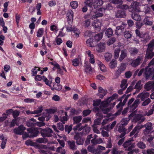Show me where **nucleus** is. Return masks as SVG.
I'll return each mask as SVG.
<instances>
[{
	"instance_id": "1",
	"label": "nucleus",
	"mask_w": 154,
	"mask_h": 154,
	"mask_svg": "<svg viewBox=\"0 0 154 154\" xmlns=\"http://www.w3.org/2000/svg\"><path fill=\"white\" fill-rule=\"evenodd\" d=\"M27 131L30 134H29L26 132H24L23 131V134H22L23 135L22 137L23 139H25L28 137L30 138L36 137L38 135L39 133V131L36 128L32 129L31 128H29L27 129Z\"/></svg>"
},
{
	"instance_id": "2",
	"label": "nucleus",
	"mask_w": 154,
	"mask_h": 154,
	"mask_svg": "<svg viewBox=\"0 0 154 154\" xmlns=\"http://www.w3.org/2000/svg\"><path fill=\"white\" fill-rule=\"evenodd\" d=\"M134 100V98H132L128 102V107L131 111H134L136 108L137 107L140 103L139 99H137L132 104Z\"/></svg>"
},
{
	"instance_id": "3",
	"label": "nucleus",
	"mask_w": 154,
	"mask_h": 154,
	"mask_svg": "<svg viewBox=\"0 0 154 154\" xmlns=\"http://www.w3.org/2000/svg\"><path fill=\"white\" fill-rule=\"evenodd\" d=\"M53 130L49 128H47L41 131V134L43 137H51L52 136Z\"/></svg>"
},
{
	"instance_id": "4",
	"label": "nucleus",
	"mask_w": 154,
	"mask_h": 154,
	"mask_svg": "<svg viewBox=\"0 0 154 154\" xmlns=\"http://www.w3.org/2000/svg\"><path fill=\"white\" fill-rule=\"evenodd\" d=\"M143 56H138L137 58L133 60L131 63V65L134 67H136L139 65L143 61Z\"/></svg>"
},
{
	"instance_id": "5",
	"label": "nucleus",
	"mask_w": 154,
	"mask_h": 154,
	"mask_svg": "<svg viewBox=\"0 0 154 154\" xmlns=\"http://www.w3.org/2000/svg\"><path fill=\"white\" fill-rule=\"evenodd\" d=\"M94 33L91 32H89L87 36L90 37L91 36V37L87 40V42L88 43L89 46L90 47H93L95 46L97 42L95 40L94 38L93 37V35H94Z\"/></svg>"
},
{
	"instance_id": "6",
	"label": "nucleus",
	"mask_w": 154,
	"mask_h": 154,
	"mask_svg": "<svg viewBox=\"0 0 154 154\" xmlns=\"http://www.w3.org/2000/svg\"><path fill=\"white\" fill-rule=\"evenodd\" d=\"M124 148H126L125 150H130L134 147V143H132L131 140L125 141L123 144Z\"/></svg>"
},
{
	"instance_id": "7",
	"label": "nucleus",
	"mask_w": 154,
	"mask_h": 154,
	"mask_svg": "<svg viewBox=\"0 0 154 154\" xmlns=\"http://www.w3.org/2000/svg\"><path fill=\"white\" fill-rule=\"evenodd\" d=\"M115 16L118 18H125L126 16V12L123 10H118L115 13Z\"/></svg>"
},
{
	"instance_id": "8",
	"label": "nucleus",
	"mask_w": 154,
	"mask_h": 154,
	"mask_svg": "<svg viewBox=\"0 0 154 154\" xmlns=\"http://www.w3.org/2000/svg\"><path fill=\"white\" fill-rule=\"evenodd\" d=\"M145 129L143 131V133L144 135L149 134L152 129V124L150 122H148L145 125Z\"/></svg>"
},
{
	"instance_id": "9",
	"label": "nucleus",
	"mask_w": 154,
	"mask_h": 154,
	"mask_svg": "<svg viewBox=\"0 0 154 154\" xmlns=\"http://www.w3.org/2000/svg\"><path fill=\"white\" fill-rule=\"evenodd\" d=\"M26 129V128L23 125H20L17 128L14 129V132L16 134L20 135L23 134V131L25 130Z\"/></svg>"
},
{
	"instance_id": "10",
	"label": "nucleus",
	"mask_w": 154,
	"mask_h": 154,
	"mask_svg": "<svg viewBox=\"0 0 154 154\" xmlns=\"http://www.w3.org/2000/svg\"><path fill=\"white\" fill-rule=\"evenodd\" d=\"M149 66L146 67L144 69V75L146 79H149V76L153 73V69L152 68H149Z\"/></svg>"
},
{
	"instance_id": "11",
	"label": "nucleus",
	"mask_w": 154,
	"mask_h": 154,
	"mask_svg": "<svg viewBox=\"0 0 154 154\" xmlns=\"http://www.w3.org/2000/svg\"><path fill=\"white\" fill-rule=\"evenodd\" d=\"M144 88L147 91L150 90L154 91V81L147 82L144 85Z\"/></svg>"
},
{
	"instance_id": "12",
	"label": "nucleus",
	"mask_w": 154,
	"mask_h": 154,
	"mask_svg": "<svg viewBox=\"0 0 154 154\" xmlns=\"http://www.w3.org/2000/svg\"><path fill=\"white\" fill-rule=\"evenodd\" d=\"M106 44L104 42H100L97 45L96 50L99 53L103 52L105 49Z\"/></svg>"
},
{
	"instance_id": "13",
	"label": "nucleus",
	"mask_w": 154,
	"mask_h": 154,
	"mask_svg": "<svg viewBox=\"0 0 154 154\" xmlns=\"http://www.w3.org/2000/svg\"><path fill=\"white\" fill-rule=\"evenodd\" d=\"M125 29L124 25L117 26L115 31V34L118 36L120 35L123 32L125 31Z\"/></svg>"
},
{
	"instance_id": "14",
	"label": "nucleus",
	"mask_w": 154,
	"mask_h": 154,
	"mask_svg": "<svg viewBox=\"0 0 154 154\" xmlns=\"http://www.w3.org/2000/svg\"><path fill=\"white\" fill-rule=\"evenodd\" d=\"M145 119V118L143 117L142 115H137L135 116L134 119V121L135 122H138V123H140L143 122Z\"/></svg>"
},
{
	"instance_id": "15",
	"label": "nucleus",
	"mask_w": 154,
	"mask_h": 154,
	"mask_svg": "<svg viewBox=\"0 0 154 154\" xmlns=\"http://www.w3.org/2000/svg\"><path fill=\"white\" fill-rule=\"evenodd\" d=\"M139 5V3L137 2H132L131 5V12H134L138 11V7Z\"/></svg>"
},
{
	"instance_id": "16",
	"label": "nucleus",
	"mask_w": 154,
	"mask_h": 154,
	"mask_svg": "<svg viewBox=\"0 0 154 154\" xmlns=\"http://www.w3.org/2000/svg\"><path fill=\"white\" fill-rule=\"evenodd\" d=\"M153 50H150L146 49V53L145 56V59L146 60L151 59L154 56V52Z\"/></svg>"
},
{
	"instance_id": "17",
	"label": "nucleus",
	"mask_w": 154,
	"mask_h": 154,
	"mask_svg": "<svg viewBox=\"0 0 154 154\" xmlns=\"http://www.w3.org/2000/svg\"><path fill=\"white\" fill-rule=\"evenodd\" d=\"M127 52L125 49L122 50L121 51V54L119 58V60L121 62L122 60L127 57Z\"/></svg>"
},
{
	"instance_id": "18",
	"label": "nucleus",
	"mask_w": 154,
	"mask_h": 154,
	"mask_svg": "<svg viewBox=\"0 0 154 154\" xmlns=\"http://www.w3.org/2000/svg\"><path fill=\"white\" fill-rule=\"evenodd\" d=\"M87 149L89 152L94 154H100L101 153V151L97 149H94L92 146L89 145Z\"/></svg>"
},
{
	"instance_id": "19",
	"label": "nucleus",
	"mask_w": 154,
	"mask_h": 154,
	"mask_svg": "<svg viewBox=\"0 0 154 154\" xmlns=\"http://www.w3.org/2000/svg\"><path fill=\"white\" fill-rule=\"evenodd\" d=\"M149 93L146 92L143 93H140L138 95L137 97H140L142 101H144L149 96Z\"/></svg>"
},
{
	"instance_id": "20",
	"label": "nucleus",
	"mask_w": 154,
	"mask_h": 154,
	"mask_svg": "<svg viewBox=\"0 0 154 154\" xmlns=\"http://www.w3.org/2000/svg\"><path fill=\"white\" fill-rule=\"evenodd\" d=\"M128 51L131 55H137L139 53V50L135 47L130 48Z\"/></svg>"
},
{
	"instance_id": "21",
	"label": "nucleus",
	"mask_w": 154,
	"mask_h": 154,
	"mask_svg": "<svg viewBox=\"0 0 154 154\" xmlns=\"http://www.w3.org/2000/svg\"><path fill=\"white\" fill-rule=\"evenodd\" d=\"M69 146L70 149L72 150L76 149L77 148L75 145V142L73 140H69L67 141Z\"/></svg>"
},
{
	"instance_id": "22",
	"label": "nucleus",
	"mask_w": 154,
	"mask_h": 154,
	"mask_svg": "<svg viewBox=\"0 0 154 154\" xmlns=\"http://www.w3.org/2000/svg\"><path fill=\"white\" fill-rule=\"evenodd\" d=\"M103 35V33L100 32L96 34L94 36H93V37L96 41V42H97L98 41H100L102 39Z\"/></svg>"
},
{
	"instance_id": "23",
	"label": "nucleus",
	"mask_w": 154,
	"mask_h": 154,
	"mask_svg": "<svg viewBox=\"0 0 154 154\" xmlns=\"http://www.w3.org/2000/svg\"><path fill=\"white\" fill-rule=\"evenodd\" d=\"M35 120L33 118H32L26 122V124L28 127H33L35 125Z\"/></svg>"
},
{
	"instance_id": "24",
	"label": "nucleus",
	"mask_w": 154,
	"mask_h": 154,
	"mask_svg": "<svg viewBox=\"0 0 154 154\" xmlns=\"http://www.w3.org/2000/svg\"><path fill=\"white\" fill-rule=\"evenodd\" d=\"M87 54L89 57V62L91 63H95V59L94 55L91 54V51L90 50L88 51V52L87 53Z\"/></svg>"
},
{
	"instance_id": "25",
	"label": "nucleus",
	"mask_w": 154,
	"mask_h": 154,
	"mask_svg": "<svg viewBox=\"0 0 154 154\" xmlns=\"http://www.w3.org/2000/svg\"><path fill=\"white\" fill-rule=\"evenodd\" d=\"M105 34L108 38H109L113 35L112 29L110 28H108L106 31Z\"/></svg>"
},
{
	"instance_id": "26",
	"label": "nucleus",
	"mask_w": 154,
	"mask_h": 154,
	"mask_svg": "<svg viewBox=\"0 0 154 154\" xmlns=\"http://www.w3.org/2000/svg\"><path fill=\"white\" fill-rule=\"evenodd\" d=\"M53 87H51V89L54 90V89L56 90L60 91L62 89V86L59 84L53 83Z\"/></svg>"
},
{
	"instance_id": "27",
	"label": "nucleus",
	"mask_w": 154,
	"mask_h": 154,
	"mask_svg": "<svg viewBox=\"0 0 154 154\" xmlns=\"http://www.w3.org/2000/svg\"><path fill=\"white\" fill-rule=\"evenodd\" d=\"M132 18L137 21H140L141 20V18L140 15L135 13H133L131 15Z\"/></svg>"
},
{
	"instance_id": "28",
	"label": "nucleus",
	"mask_w": 154,
	"mask_h": 154,
	"mask_svg": "<svg viewBox=\"0 0 154 154\" xmlns=\"http://www.w3.org/2000/svg\"><path fill=\"white\" fill-rule=\"evenodd\" d=\"M147 49L153 50L154 48V39H152L147 45Z\"/></svg>"
},
{
	"instance_id": "29",
	"label": "nucleus",
	"mask_w": 154,
	"mask_h": 154,
	"mask_svg": "<svg viewBox=\"0 0 154 154\" xmlns=\"http://www.w3.org/2000/svg\"><path fill=\"white\" fill-rule=\"evenodd\" d=\"M137 146L140 149H144L146 147V146L145 143L142 141H139L137 144Z\"/></svg>"
},
{
	"instance_id": "30",
	"label": "nucleus",
	"mask_w": 154,
	"mask_h": 154,
	"mask_svg": "<svg viewBox=\"0 0 154 154\" xmlns=\"http://www.w3.org/2000/svg\"><path fill=\"white\" fill-rule=\"evenodd\" d=\"M98 11L99 12L100 11L101 13L98 12L95 15V17H96V18L102 17L103 16V13L104 12V9H103L102 8H100L98 9Z\"/></svg>"
},
{
	"instance_id": "31",
	"label": "nucleus",
	"mask_w": 154,
	"mask_h": 154,
	"mask_svg": "<svg viewBox=\"0 0 154 154\" xmlns=\"http://www.w3.org/2000/svg\"><path fill=\"white\" fill-rule=\"evenodd\" d=\"M92 25L95 28L100 27L101 26V23L99 20H95L92 22Z\"/></svg>"
},
{
	"instance_id": "32",
	"label": "nucleus",
	"mask_w": 154,
	"mask_h": 154,
	"mask_svg": "<svg viewBox=\"0 0 154 154\" xmlns=\"http://www.w3.org/2000/svg\"><path fill=\"white\" fill-rule=\"evenodd\" d=\"M117 62L116 60L113 59L109 63V66L111 69H114L117 66Z\"/></svg>"
},
{
	"instance_id": "33",
	"label": "nucleus",
	"mask_w": 154,
	"mask_h": 154,
	"mask_svg": "<svg viewBox=\"0 0 154 154\" xmlns=\"http://www.w3.org/2000/svg\"><path fill=\"white\" fill-rule=\"evenodd\" d=\"M91 143H93L94 145H95L97 143H100L103 142V140L101 138H99L97 139H96L94 138L91 140Z\"/></svg>"
},
{
	"instance_id": "34",
	"label": "nucleus",
	"mask_w": 154,
	"mask_h": 154,
	"mask_svg": "<svg viewBox=\"0 0 154 154\" xmlns=\"http://www.w3.org/2000/svg\"><path fill=\"white\" fill-rule=\"evenodd\" d=\"M123 152V151H119L116 147H113L112 149V154H121Z\"/></svg>"
},
{
	"instance_id": "35",
	"label": "nucleus",
	"mask_w": 154,
	"mask_h": 154,
	"mask_svg": "<svg viewBox=\"0 0 154 154\" xmlns=\"http://www.w3.org/2000/svg\"><path fill=\"white\" fill-rule=\"evenodd\" d=\"M132 35L129 31H125L124 32V36L126 38H130L132 37Z\"/></svg>"
},
{
	"instance_id": "36",
	"label": "nucleus",
	"mask_w": 154,
	"mask_h": 154,
	"mask_svg": "<svg viewBox=\"0 0 154 154\" xmlns=\"http://www.w3.org/2000/svg\"><path fill=\"white\" fill-rule=\"evenodd\" d=\"M103 3V2L102 0H95L94 2V6L96 7L100 6L102 5Z\"/></svg>"
},
{
	"instance_id": "37",
	"label": "nucleus",
	"mask_w": 154,
	"mask_h": 154,
	"mask_svg": "<svg viewBox=\"0 0 154 154\" xmlns=\"http://www.w3.org/2000/svg\"><path fill=\"white\" fill-rule=\"evenodd\" d=\"M141 81H138L137 82L134 87V88L137 89L136 91L137 92H139V90L142 88V85L141 84Z\"/></svg>"
},
{
	"instance_id": "38",
	"label": "nucleus",
	"mask_w": 154,
	"mask_h": 154,
	"mask_svg": "<svg viewBox=\"0 0 154 154\" xmlns=\"http://www.w3.org/2000/svg\"><path fill=\"white\" fill-rule=\"evenodd\" d=\"M82 119V117L80 116H77L74 117L73 119L74 121V123H77L80 122Z\"/></svg>"
},
{
	"instance_id": "39",
	"label": "nucleus",
	"mask_w": 154,
	"mask_h": 154,
	"mask_svg": "<svg viewBox=\"0 0 154 154\" xmlns=\"http://www.w3.org/2000/svg\"><path fill=\"white\" fill-rule=\"evenodd\" d=\"M148 18V17H146L143 20V23L146 25L151 26L152 25V22L150 21Z\"/></svg>"
},
{
	"instance_id": "40",
	"label": "nucleus",
	"mask_w": 154,
	"mask_h": 154,
	"mask_svg": "<svg viewBox=\"0 0 154 154\" xmlns=\"http://www.w3.org/2000/svg\"><path fill=\"white\" fill-rule=\"evenodd\" d=\"M127 80L124 79L122 80L121 82L120 87L121 88H123L126 89L127 87L128 84H127Z\"/></svg>"
},
{
	"instance_id": "41",
	"label": "nucleus",
	"mask_w": 154,
	"mask_h": 154,
	"mask_svg": "<svg viewBox=\"0 0 154 154\" xmlns=\"http://www.w3.org/2000/svg\"><path fill=\"white\" fill-rule=\"evenodd\" d=\"M129 120V119L128 118H125L122 119L120 122L121 125L123 126L127 125L128 124Z\"/></svg>"
},
{
	"instance_id": "42",
	"label": "nucleus",
	"mask_w": 154,
	"mask_h": 154,
	"mask_svg": "<svg viewBox=\"0 0 154 154\" xmlns=\"http://www.w3.org/2000/svg\"><path fill=\"white\" fill-rule=\"evenodd\" d=\"M112 56V54L109 53H106L105 54L104 57L106 60L108 62L111 59Z\"/></svg>"
},
{
	"instance_id": "43",
	"label": "nucleus",
	"mask_w": 154,
	"mask_h": 154,
	"mask_svg": "<svg viewBox=\"0 0 154 154\" xmlns=\"http://www.w3.org/2000/svg\"><path fill=\"white\" fill-rule=\"evenodd\" d=\"M120 51V49L118 48L116 49L114 52V57L115 59H118L119 57V54Z\"/></svg>"
},
{
	"instance_id": "44",
	"label": "nucleus",
	"mask_w": 154,
	"mask_h": 154,
	"mask_svg": "<svg viewBox=\"0 0 154 154\" xmlns=\"http://www.w3.org/2000/svg\"><path fill=\"white\" fill-rule=\"evenodd\" d=\"M143 72H144V69H142L139 71V69H137L135 71L134 75H135L137 74V75L140 76L142 75Z\"/></svg>"
},
{
	"instance_id": "45",
	"label": "nucleus",
	"mask_w": 154,
	"mask_h": 154,
	"mask_svg": "<svg viewBox=\"0 0 154 154\" xmlns=\"http://www.w3.org/2000/svg\"><path fill=\"white\" fill-rule=\"evenodd\" d=\"M106 92L107 91L104 89L99 92L98 93V95L99 96L100 98H102L106 95Z\"/></svg>"
},
{
	"instance_id": "46",
	"label": "nucleus",
	"mask_w": 154,
	"mask_h": 154,
	"mask_svg": "<svg viewBox=\"0 0 154 154\" xmlns=\"http://www.w3.org/2000/svg\"><path fill=\"white\" fill-rule=\"evenodd\" d=\"M117 8L121 9V10H126L129 8V6L127 5H119L117 6Z\"/></svg>"
},
{
	"instance_id": "47",
	"label": "nucleus",
	"mask_w": 154,
	"mask_h": 154,
	"mask_svg": "<svg viewBox=\"0 0 154 154\" xmlns=\"http://www.w3.org/2000/svg\"><path fill=\"white\" fill-rule=\"evenodd\" d=\"M116 41V39L114 37H112L109 39L107 42V44L109 45L112 44Z\"/></svg>"
},
{
	"instance_id": "48",
	"label": "nucleus",
	"mask_w": 154,
	"mask_h": 154,
	"mask_svg": "<svg viewBox=\"0 0 154 154\" xmlns=\"http://www.w3.org/2000/svg\"><path fill=\"white\" fill-rule=\"evenodd\" d=\"M98 64L100 66V70L103 72L106 71V69L105 66L100 62H99Z\"/></svg>"
},
{
	"instance_id": "49",
	"label": "nucleus",
	"mask_w": 154,
	"mask_h": 154,
	"mask_svg": "<svg viewBox=\"0 0 154 154\" xmlns=\"http://www.w3.org/2000/svg\"><path fill=\"white\" fill-rule=\"evenodd\" d=\"M43 80L46 85H48L50 87H51V81L48 80L47 78L44 76H43Z\"/></svg>"
},
{
	"instance_id": "50",
	"label": "nucleus",
	"mask_w": 154,
	"mask_h": 154,
	"mask_svg": "<svg viewBox=\"0 0 154 154\" xmlns=\"http://www.w3.org/2000/svg\"><path fill=\"white\" fill-rule=\"evenodd\" d=\"M73 12L72 11H69L67 14V17H68V19L70 20H73Z\"/></svg>"
},
{
	"instance_id": "51",
	"label": "nucleus",
	"mask_w": 154,
	"mask_h": 154,
	"mask_svg": "<svg viewBox=\"0 0 154 154\" xmlns=\"http://www.w3.org/2000/svg\"><path fill=\"white\" fill-rule=\"evenodd\" d=\"M139 126H136L133 130V131L130 133V136L131 137L132 135H134L135 134L137 131H139L138 129L139 128Z\"/></svg>"
},
{
	"instance_id": "52",
	"label": "nucleus",
	"mask_w": 154,
	"mask_h": 154,
	"mask_svg": "<svg viewBox=\"0 0 154 154\" xmlns=\"http://www.w3.org/2000/svg\"><path fill=\"white\" fill-rule=\"evenodd\" d=\"M104 9V11H105V10H110L112 9V7L111 4L109 3L107 4L106 7L102 8Z\"/></svg>"
},
{
	"instance_id": "53",
	"label": "nucleus",
	"mask_w": 154,
	"mask_h": 154,
	"mask_svg": "<svg viewBox=\"0 0 154 154\" xmlns=\"http://www.w3.org/2000/svg\"><path fill=\"white\" fill-rule=\"evenodd\" d=\"M70 5L73 9L76 8L78 5V2L76 1H72L70 2Z\"/></svg>"
},
{
	"instance_id": "54",
	"label": "nucleus",
	"mask_w": 154,
	"mask_h": 154,
	"mask_svg": "<svg viewBox=\"0 0 154 154\" xmlns=\"http://www.w3.org/2000/svg\"><path fill=\"white\" fill-rule=\"evenodd\" d=\"M43 28L39 29L37 32V37H41L43 34Z\"/></svg>"
},
{
	"instance_id": "55",
	"label": "nucleus",
	"mask_w": 154,
	"mask_h": 154,
	"mask_svg": "<svg viewBox=\"0 0 154 154\" xmlns=\"http://www.w3.org/2000/svg\"><path fill=\"white\" fill-rule=\"evenodd\" d=\"M65 131H67L68 134H69L72 129V125L70 126L66 125L65 126Z\"/></svg>"
},
{
	"instance_id": "56",
	"label": "nucleus",
	"mask_w": 154,
	"mask_h": 154,
	"mask_svg": "<svg viewBox=\"0 0 154 154\" xmlns=\"http://www.w3.org/2000/svg\"><path fill=\"white\" fill-rule=\"evenodd\" d=\"M127 130L124 127V126L121 125L119 127L118 131L120 133L126 132Z\"/></svg>"
},
{
	"instance_id": "57",
	"label": "nucleus",
	"mask_w": 154,
	"mask_h": 154,
	"mask_svg": "<svg viewBox=\"0 0 154 154\" xmlns=\"http://www.w3.org/2000/svg\"><path fill=\"white\" fill-rule=\"evenodd\" d=\"M43 114L45 118H46V121H48L52 116L51 114L48 113L47 112H44Z\"/></svg>"
},
{
	"instance_id": "58",
	"label": "nucleus",
	"mask_w": 154,
	"mask_h": 154,
	"mask_svg": "<svg viewBox=\"0 0 154 154\" xmlns=\"http://www.w3.org/2000/svg\"><path fill=\"white\" fill-rule=\"evenodd\" d=\"M72 62L73 65L75 66H76L79 65V61L78 59L75 58L72 60Z\"/></svg>"
},
{
	"instance_id": "59",
	"label": "nucleus",
	"mask_w": 154,
	"mask_h": 154,
	"mask_svg": "<svg viewBox=\"0 0 154 154\" xmlns=\"http://www.w3.org/2000/svg\"><path fill=\"white\" fill-rule=\"evenodd\" d=\"M135 31L137 35L140 38H143L144 36V34L140 33V31L138 29H137Z\"/></svg>"
},
{
	"instance_id": "60",
	"label": "nucleus",
	"mask_w": 154,
	"mask_h": 154,
	"mask_svg": "<svg viewBox=\"0 0 154 154\" xmlns=\"http://www.w3.org/2000/svg\"><path fill=\"white\" fill-rule=\"evenodd\" d=\"M6 142V139H3V138L2 139V142L1 145V146L2 149H3L5 148Z\"/></svg>"
},
{
	"instance_id": "61",
	"label": "nucleus",
	"mask_w": 154,
	"mask_h": 154,
	"mask_svg": "<svg viewBox=\"0 0 154 154\" xmlns=\"http://www.w3.org/2000/svg\"><path fill=\"white\" fill-rule=\"evenodd\" d=\"M112 2L115 4L121 5L123 3L122 0H112Z\"/></svg>"
},
{
	"instance_id": "62",
	"label": "nucleus",
	"mask_w": 154,
	"mask_h": 154,
	"mask_svg": "<svg viewBox=\"0 0 154 154\" xmlns=\"http://www.w3.org/2000/svg\"><path fill=\"white\" fill-rule=\"evenodd\" d=\"M151 100L149 98H148L144 100L142 104V106H145L148 105L150 102Z\"/></svg>"
},
{
	"instance_id": "63",
	"label": "nucleus",
	"mask_w": 154,
	"mask_h": 154,
	"mask_svg": "<svg viewBox=\"0 0 154 154\" xmlns=\"http://www.w3.org/2000/svg\"><path fill=\"white\" fill-rule=\"evenodd\" d=\"M45 139L43 138H41L37 139L36 140V142L37 143H45L46 141L45 140Z\"/></svg>"
},
{
	"instance_id": "64",
	"label": "nucleus",
	"mask_w": 154,
	"mask_h": 154,
	"mask_svg": "<svg viewBox=\"0 0 154 154\" xmlns=\"http://www.w3.org/2000/svg\"><path fill=\"white\" fill-rule=\"evenodd\" d=\"M57 127L58 129L61 130L63 131L64 129V125L62 123H58L57 124Z\"/></svg>"
}]
</instances>
